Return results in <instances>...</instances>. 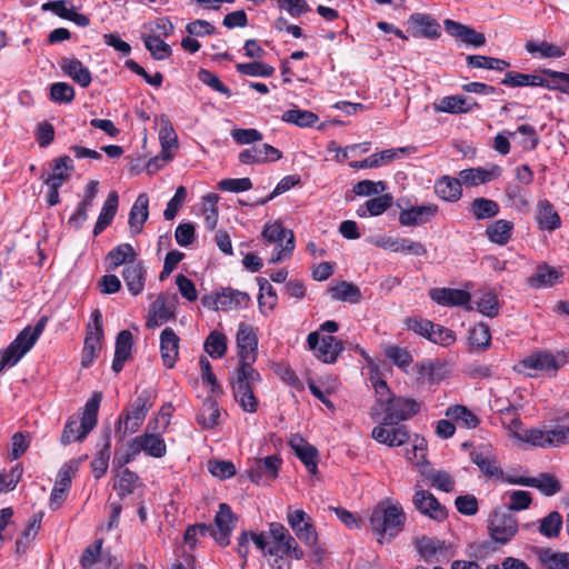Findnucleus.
<instances>
[{
    "mask_svg": "<svg viewBox=\"0 0 569 569\" xmlns=\"http://www.w3.org/2000/svg\"><path fill=\"white\" fill-rule=\"evenodd\" d=\"M237 346L239 350L240 365L237 371L241 375H256L252 363L258 355V338L252 327L240 323L237 332Z\"/></svg>",
    "mask_w": 569,
    "mask_h": 569,
    "instance_id": "nucleus-8",
    "label": "nucleus"
},
{
    "mask_svg": "<svg viewBox=\"0 0 569 569\" xmlns=\"http://www.w3.org/2000/svg\"><path fill=\"white\" fill-rule=\"evenodd\" d=\"M289 446L296 456L306 466L308 471L316 475L318 471V450L315 446L307 442L300 435H291Z\"/></svg>",
    "mask_w": 569,
    "mask_h": 569,
    "instance_id": "nucleus-22",
    "label": "nucleus"
},
{
    "mask_svg": "<svg viewBox=\"0 0 569 569\" xmlns=\"http://www.w3.org/2000/svg\"><path fill=\"white\" fill-rule=\"evenodd\" d=\"M179 337L176 332L167 327L160 335V352L163 365L167 368H173L179 355Z\"/></svg>",
    "mask_w": 569,
    "mask_h": 569,
    "instance_id": "nucleus-30",
    "label": "nucleus"
},
{
    "mask_svg": "<svg viewBox=\"0 0 569 569\" xmlns=\"http://www.w3.org/2000/svg\"><path fill=\"white\" fill-rule=\"evenodd\" d=\"M393 202V197L389 193L380 194L376 198H371L365 202L363 206L359 207L357 214L363 217H377L387 211Z\"/></svg>",
    "mask_w": 569,
    "mask_h": 569,
    "instance_id": "nucleus-42",
    "label": "nucleus"
},
{
    "mask_svg": "<svg viewBox=\"0 0 569 569\" xmlns=\"http://www.w3.org/2000/svg\"><path fill=\"white\" fill-rule=\"evenodd\" d=\"M385 355L392 361L395 366L402 369L403 371H407L408 367L413 361L411 353L406 348L398 346H387L385 348Z\"/></svg>",
    "mask_w": 569,
    "mask_h": 569,
    "instance_id": "nucleus-62",
    "label": "nucleus"
},
{
    "mask_svg": "<svg viewBox=\"0 0 569 569\" xmlns=\"http://www.w3.org/2000/svg\"><path fill=\"white\" fill-rule=\"evenodd\" d=\"M469 210L476 220H486L496 217L500 207L495 200L479 197L472 200Z\"/></svg>",
    "mask_w": 569,
    "mask_h": 569,
    "instance_id": "nucleus-44",
    "label": "nucleus"
},
{
    "mask_svg": "<svg viewBox=\"0 0 569 569\" xmlns=\"http://www.w3.org/2000/svg\"><path fill=\"white\" fill-rule=\"evenodd\" d=\"M101 339L102 337L97 336L96 332L87 333L81 357L82 367L88 368L98 357L101 350Z\"/></svg>",
    "mask_w": 569,
    "mask_h": 569,
    "instance_id": "nucleus-56",
    "label": "nucleus"
},
{
    "mask_svg": "<svg viewBox=\"0 0 569 569\" xmlns=\"http://www.w3.org/2000/svg\"><path fill=\"white\" fill-rule=\"evenodd\" d=\"M542 73L550 78V80L545 79L543 88L569 93V73L551 69H543Z\"/></svg>",
    "mask_w": 569,
    "mask_h": 569,
    "instance_id": "nucleus-61",
    "label": "nucleus"
},
{
    "mask_svg": "<svg viewBox=\"0 0 569 569\" xmlns=\"http://www.w3.org/2000/svg\"><path fill=\"white\" fill-rule=\"evenodd\" d=\"M151 407V393L148 390H143L133 400L130 407L124 409L118 417L116 433L119 436L120 440L139 430Z\"/></svg>",
    "mask_w": 569,
    "mask_h": 569,
    "instance_id": "nucleus-5",
    "label": "nucleus"
},
{
    "mask_svg": "<svg viewBox=\"0 0 569 569\" xmlns=\"http://www.w3.org/2000/svg\"><path fill=\"white\" fill-rule=\"evenodd\" d=\"M438 212L433 203L411 206L399 212V223L403 227H416L429 222Z\"/></svg>",
    "mask_w": 569,
    "mask_h": 569,
    "instance_id": "nucleus-19",
    "label": "nucleus"
},
{
    "mask_svg": "<svg viewBox=\"0 0 569 569\" xmlns=\"http://www.w3.org/2000/svg\"><path fill=\"white\" fill-rule=\"evenodd\" d=\"M513 483L536 488L548 497L561 491V482L553 475L547 472L539 473L537 477H521Z\"/></svg>",
    "mask_w": 569,
    "mask_h": 569,
    "instance_id": "nucleus-26",
    "label": "nucleus"
},
{
    "mask_svg": "<svg viewBox=\"0 0 569 569\" xmlns=\"http://www.w3.org/2000/svg\"><path fill=\"white\" fill-rule=\"evenodd\" d=\"M83 459H70L59 469L54 486L63 487L69 490L71 486V480L77 473L80 463Z\"/></svg>",
    "mask_w": 569,
    "mask_h": 569,
    "instance_id": "nucleus-63",
    "label": "nucleus"
},
{
    "mask_svg": "<svg viewBox=\"0 0 569 569\" xmlns=\"http://www.w3.org/2000/svg\"><path fill=\"white\" fill-rule=\"evenodd\" d=\"M537 223L541 230L553 231L561 226V219L556 211L553 204L547 200L541 199L537 203Z\"/></svg>",
    "mask_w": 569,
    "mask_h": 569,
    "instance_id": "nucleus-34",
    "label": "nucleus"
},
{
    "mask_svg": "<svg viewBox=\"0 0 569 569\" xmlns=\"http://www.w3.org/2000/svg\"><path fill=\"white\" fill-rule=\"evenodd\" d=\"M259 283V297L258 303L261 312H264V309L268 311H272L277 305V293L269 281L264 278H258Z\"/></svg>",
    "mask_w": 569,
    "mask_h": 569,
    "instance_id": "nucleus-57",
    "label": "nucleus"
},
{
    "mask_svg": "<svg viewBox=\"0 0 569 569\" xmlns=\"http://www.w3.org/2000/svg\"><path fill=\"white\" fill-rule=\"evenodd\" d=\"M136 256L137 253L130 243H121L107 254L108 269L114 270L121 264L126 266L129 261H137Z\"/></svg>",
    "mask_w": 569,
    "mask_h": 569,
    "instance_id": "nucleus-43",
    "label": "nucleus"
},
{
    "mask_svg": "<svg viewBox=\"0 0 569 569\" xmlns=\"http://www.w3.org/2000/svg\"><path fill=\"white\" fill-rule=\"evenodd\" d=\"M412 502L418 511L431 519L441 521L447 517L445 507L440 505L431 492L423 490L419 483L415 486Z\"/></svg>",
    "mask_w": 569,
    "mask_h": 569,
    "instance_id": "nucleus-16",
    "label": "nucleus"
},
{
    "mask_svg": "<svg viewBox=\"0 0 569 569\" xmlns=\"http://www.w3.org/2000/svg\"><path fill=\"white\" fill-rule=\"evenodd\" d=\"M287 522L292 529L295 538L310 548L317 546L318 533L311 518L306 511L301 509L289 510L287 513Z\"/></svg>",
    "mask_w": 569,
    "mask_h": 569,
    "instance_id": "nucleus-12",
    "label": "nucleus"
},
{
    "mask_svg": "<svg viewBox=\"0 0 569 569\" xmlns=\"http://www.w3.org/2000/svg\"><path fill=\"white\" fill-rule=\"evenodd\" d=\"M461 184L462 182L460 177L457 179L449 176H443L437 180L435 184V191L441 199L455 202L458 201L462 194Z\"/></svg>",
    "mask_w": 569,
    "mask_h": 569,
    "instance_id": "nucleus-38",
    "label": "nucleus"
},
{
    "mask_svg": "<svg viewBox=\"0 0 569 569\" xmlns=\"http://www.w3.org/2000/svg\"><path fill=\"white\" fill-rule=\"evenodd\" d=\"M466 62L470 68H481L497 71H503L510 67V63L506 60L480 54L467 56Z\"/></svg>",
    "mask_w": 569,
    "mask_h": 569,
    "instance_id": "nucleus-52",
    "label": "nucleus"
},
{
    "mask_svg": "<svg viewBox=\"0 0 569 569\" xmlns=\"http://www.w3.org/2000/svg\"><path fill=\"white\" fill-rule=\"evenodd\" d=\"M174 302L169 301L164 295H160L150 306V317L147 320L148 328H156L168 321L174 315Z\"/></svg>",
    "mask_w": 569,
    "mask_h": 569,
    "instance_id": "nucleus-31",
    "label": "nucleus"
},
{
    "mask_svg": "<svg viewBox=\"0 0 569 569\" xmlns=\"http://www.w3.org/2000/svg\"><path fill=\"white\" fill-rule=\"evenodd\" d=\"M520 363L526 369L555 375L566 363V357L550 352H535L522 359Z\"/></svg>",
    "mask_w": 569,
    "mask_h": 569,
    "instance_id": "nucleus-15",
    "label": "nucleus"
},
{
    "mask_svg": "<svg viewBox=\"0 0 569 569\" xmlns=\"http://www.w3.org/2000/svg\"><path fill=\"white\" fill-rule=\"evenodd\" d=\"M62 71L80 87L87 88L91 81L90 70L76 58H62L59 62Z\"/></svg>",
    "mask_w": 569,
    "mask_h": 569,
    "instance_id": "nucleus-32",
    "label": "nucleus"
},
{
    "mask_svg": "<svg viewBox=\"0 0 569 569\" xmlns=\"http://www.w3.org/2000/svg\"><path fill=\"white\" fill-rule=\"evenodd\" d=\"M250 538L263 556L287 555L301 560L305 552L289 530L279 522H271L268 532H250Z\"/></svg>",
    "mask_w": 569,
    "mask_h": 569,
    "instance_id": "nucleus-2",
    "label": "nucleus"
},
{
    "mask_svg": "<svg viewBox=\"0 0 569 569\" xmlns=\"http://www.w3.org/2000/svg\"><path fill=\"white\" fill-rule=\"evenodd\" d=\"M469 342L473 347L487 349L491 342L489 326L482 322L476 325L469 332Z\"/></svg>",
    "mask_w": 569,
    "mask_h": 569,
    "instance_id": "nucleus-64",
    "label": "nucleus"
},
{
    "mask_svg": "<svg viewBox=\"0 0 569 569\" xmlns=\"http://www.w3.org/2000/svg\"><path fill=\"white\" fill-rule=\"evenodd\" d=\"M237 517L231 508L227 503H220L214 517V528L217 530L214 540L219 546L224 547L230 543V535L234 529Z\"/></svg>",
    "mask_w": 569,
    "mask_h": 569,
    "instance_id": "nucleus-18",
    "label": "nucleus"
},
{
    "mask_svg": "<svg viewBox=\"0 0 569 569\" xmlns=\"http://www.w3.org/2000/svg\"><path fill=\"white\" fill-rule=\"evenodd\" d=\"M380 409L385 417L382 422L372 429V438L389 447L405 445L410 435L408 428L399 422L408 420L419 411L418 402L410 398L388 397Z\"/></svg>",
    "mask_w": 569,
    "mask_h": 569,
    "instance_id": "nucleus-1",
    "label": "nucleus"
},
{
    "mask_svg": "<svg viewBox=\"0 0 569 569\" xmlns=\"http://www.w3.org/2000/svg\"><path fill=\"white\" fill-rule=\"evenodd\" d=\"M260 375H241V371H236L232 377L231 385L236 401L240 405L246 412H256L258 407L257 398L252 391L251 385L259 381Z\"/></svg>",
    "mask_w": 569,
    "mask_h": 569,
    "instance_id": "nucleus-10",
    "label": "nucleus"
},
{
    "mask_svg": "<svg viewBox=\"0 0 569 569\" xmlns=\"http://www.w3.org/2000/svg\"><path fill=\"white\" fill-rule=\"evenodd\" d=\"M142 41L156 60H164L172 53L171 47L157 36L142 34Z\"/></svg>",
    "mask_w": 569,
    "mask_h": 569,
    "instance_id": "nucleus-55",
    "label": "nucleus"
},
{
    "mask_svg": "<svg viewBox=\"0 0 569 569\" xmlns=\"http://www.w3.org/2000/svg\"><path fill=\"white\" fill-rule=\"evenodd\" d=\"M307 345L313 356L323 363H335L345 350L343 342L335 336L320 338L319 331H312L307 336Z\"/></svg>",
    "mask_w": 569,
    "mask_h": 569,
    "instance_id": "nucleus-9",
    "label": "nucleus"
},
{
    "mask_svg": "<svg viewBox=\"0 0 569 569\" xmlns=\"http://www.w3.org/2000/svg\"><path fill=\"white\" fill-rule=\"evenodd\" d=\"M562 277L563 273L559 268L542 262L537 266L535 273L528 278L527 283L533 289L550 288L561 282Z\"/></svg>",
    "mask_w": 569,
    "mask_h": 569,
    "instance_id": "nucleus-27",
    "label": "nucleus"
},
{
    "mask_svg": "<svg viewBox=\"0 0 569 569\" xmlns=\"http://www.w3.org/2000/svg\"><path fill=\"white\" fill-rule=\"evenodd\" d=\"M47 317H41L34 327H26L9 345L0 358V372L6 367H12L32 349L47 325Z\"/></svg>",
    "mask_w": 569,
    "mask_h": 569,
    "instance_id": "nucleus-4",
    "label": "nucleus"
},
{
    "mask_svg": "<svg viewBox=\"0 0 569 569\" xmlns=\"http://www.w3.org/2000/svg\"><path fill=\"white\" fill-rule=\"evenodd\" d=\"M220 417L219 407L216 400L207 398L197 416L198 423L204 429H212L218 425Z\"/></svg>",
    "mask_w": 569,
    "mask_h": 569,
    "instance_id": "nucleus-46",
    "label": "nucleus"
},
{
    "mask_svg": "<svg viewBox=\"0 0 569 569\" xmlns=\"http://www.w3.org/2000/svg\"><path fill=\"white\" fill-rule=\"evenodd\" d=\"M118 477L119 479L114 482L113 489L118 492L120 499H123L133 492L134 485L139 477L136 472L129 470L128 468L122 469Z\"/></svg>",
    "mask_w": 569,
    "mask_h": 569,
    "instance_id": "nucleus-60",
    "label": "nucleus"
},
{
    "mask_svg": "<svg viewBox=\"0 0 569 569\" xmlns=\"http://www.w3.org/2000/svg\"><path fill=\"white\" fill-rule=\"evenodd\" d=\"M261 236L266 241L274 243L276 246L281 247L288 244V251H293L295 249L293 232L283 228L279 222L266 224Z\"/></svg>",
    "mask_w": 569,
    "mask_h": 569,
    "instance_id": "nucleus-33",
    "label": "nucleus"
},
{
    "mask_svg": "<svg viewBox=\"0 0 569 569\" xmlns=\"http://www.w3.org/2000/svg\"><path fill=\"white\" fill-rule=\"evenodd\" d=\"M527 52L539 58H561L565 56V50L556 44L547 41H528L525 46Z\"/></svg>",
    "mask_w": 569,
    "mask_h": 569,
    "instance_id": "nucleus-49",
    "label": "nucleus"
},
{
    "mask_svg": "<svg viewBox=\"0 0 569 569\" xmlns=\"http://www.w3.org/2000/svg\"><path fill=\"white\" fill-rule=\"evenodd\" d=\"M123 281L132 296L140 295L144 289L146 269L141 261H129L122 270Z\"/></svg>",
    "mask_w": 569,
    "mask_h": 569,
    "instance_id": "nucleus-29",
    "label": "nucleus"
},
{
    "mask_svg": "<svg viewBox=\"0 0 569 569\" xmlns=\"http://www.w3.org/2000/svg\"><path fill=\"white\" fill-rule=\"evenodd\" d=\"M490 537L499 542H509L518 532V521L510 511L495 510L489 519Z\"/></svg>",
    "mask_w": 569,
    "mask_h": 569,
    "instance_id": "nucleus-11",
    "label": "nucleus"
},
{
    "mask_svg": "<svg viewBox=\"0 0 569 569\" xmlns=\"http://www.w3.org/2000/svg\"><path fill=\"white\" fill-rule=\"evenodd\" d=\"M280 466L281 459L272 455L263 459H254L247 473L252 482L266 485L278 477Z\"/></svg>",
    "mask_w": 569,
    "mask_h": 569,
    "instance_id": "nucleus-13",
    "label": "nucleus"
},
{
    "mask_svg": "<svg viewBox=\"0 0 569 569\" xmlns=\"http://www.w3.org/2000/svg\"><path fill=\"white\" fill-rule=\"evenodd\" d=\"M416 548L427 561H442L452 556L451 547L437 538H417Z\"/></svg>",
    "mask_w": 569,
    "mask_h": 569,
    "instance_id": "nucleus-17",
    "label": "nucleus"
},
{
    "mask_svg": "<svg viewBox=\"0 0 569 569\" xmlns=\"http://www.w3.org/2000/svg\"><path fill=\"white\" fill-rule=\"evenodd\" d=\"M430 486L443 492H451L455 489L453 477L445 470L431 469L423 472Z\"/></svg>",
    "mask_w": 569,
    "mask_h": 569,
    "instance_id": "nucleus-51",
    "label": "nucleus"
},
{
    "mask_svg": "<svg viewBox=\"0 0 569 569\" xmlns=\"http://www.w3.org/2000/svg\"><path fill=\"white\" fill-rule=\"evenodd\" d=\"M73 171V161L69 156H63L53 161L52 173L46 179V184H56L61 187Z\"/></svg>",
    "mask_w": 569,
    "mask_h": 569,
    "instance_id": "nucleus-39",
    "label": "nucleus"
},
{
    "mask_svg": "<svg viewBox=\"0 0 569 569\" xmlns=\"http://www.w3.org/2000/svg\"><path fill=\"white\" fill-rule=\"evenodd\" d=\"M471 461L479 467L481 472L488 477L502 476V470L499 467L497 459L488 450H473L470 453Z\"/></svg>",
    "mask_w": 569,
    "mask_h": 569,
    "instance_id": "nucleus-41",
    "label": "nucleus"
},
{
    "mask_svg": "<svg viewBox=\"0 0 569 569\" xmlns=\"http://www.w3.org/2000/svg\"><path fill=\"white\" fill-rule=\"evenodd\" d=\"M538 559L545 569H569V552L541 549Z\"/></svg>",
    "mask_w": 569,
    "mask_h": 569,
    "instance_id": "nucleus-45",
    "label": "nucleus"
},
{
    "mask_svg": "<svg viewBox=\"0 0 569 569\" xmlns=\"http://www.w3.org/2000/svg\"><path fill=\"white\" fill-rule=\"evenodd\" d=\"M210 300H212L214 309L227 311L247 308L250 302V297L244 291H239L232 288H224L218 292L213 299L210 297H204L202 302L204 305H210Z\"/></svg>",
    "mask_w": 569,
    "mask_h": 569,
    "instance_id": "nucleus-14",
    "label": "nucleus"
},
{
    "mask_svg": "<svg viewBox=\"0 0 569 569\" xmlns=\"http://www.w3.org/2000/svg\"><path fill=\"white\" fill-rule=\"evenodd\" d=\"M408 24L413 37L438 39L441 34L438 21L426 13H412L408 19Z\"/></svg>",
    "mask_w": 569,
    "mask_h": 569,
    "instance_id": "nucleus-21",
    "label": "nucleus"
},
{
    "mask_svg": "<svg viewBox=\"0 0 569 569\" xmlns=\"http://www.w3.org/2000/svg\"><path fill=\"white\" fill-rule=\"evenodd\" d=\"M140 452L152 458H162L167 453V445L159 432H144L132 438L127 445V451L119 460L120 466L132 461Z\"/></svg>",
    "mask_w": 569,
    "mask_h": 569,
    "instance_id": "nucleus-6",
    "label": "nucleus"
},
{
    "mask_svg": "<svg viewBox=\"0 0 569 569\" xmlns=\"http://www.w3.org/2000/svg\"><path fill=\"white\" fill-rule=\"evenodd\" d=\"M507 87H543L545 78L537 74H527L520 72H507L501 80Z\"/></svg>",
    "mask_w": 569,
    "mask_h": 569,
    "instance_id": "nucleus-48",
    "label": "nucleus"
},
{
    "mask_svg": "<svg viewBox=\"0 0 569 569\" xmlns=\"http://www.w3.org/2000/svg\"><path fill=\"white\" fill-rule=\"evenodd\" d=\"M432 301L445 307H469L471 296L468 291L452 288H432L429 290Z\"/></svg>",
    "mask_w": 569,
    "mask_h": 569,
    "instance_id": "nucleus-20",
    "label": "nucleus"
},
{
    "mask_svg": "<svg viewBox=\"0 0 569 569\" xmlns=\"http://www.w3.org/2000/svg\"><path fill=\"white\" fill-rule=\"evenodd\" d=\"M513 227L512 221L499 219L487 226L486 234L491 242L505 246L511 239Z\"/></svg>",
    "mask_w": 569,
    "mask_h": 569,
    "instance_id": "nucleus-40",
    "label": "nucleus"
},
{
    "mask_svg": "<svg viewBox=\"0 0 569 569\" xmlns=\"http://www.w3.org/2000/svg\"><path fill=\"white\" fill-rule=\"evenodd\" d=\"M445 30L452 37L460 39L462 42L473 46L481 47L486 42V37L483 33L476 31L475 29L465 26L462 23L456 22L450 19H446Z\"/></svg>",
    "mask_w": 569,
    "mask_h": 569,
    "instance_id": "nucleus-28",
    "label": "nucleus"
},
{
    "mask_svg": "<svg viewBox=\"0 0 569 569\" xmlns=\"http://www.w3.org/2000/svg\"><path fill=\"white\" fill-rule=\"evenodd\" d=\"M446 416L468 429L478 427L480 422L479 418L473 412L461 405L448 407L446 410Z\"/></svg>",
    "mask_w": 569,
    "mask_h": 569,
    "instance_id": "nucleus-47",
    "label": "nucleus"
},
{
    "mask_svg": "<svg viewBox=\"0 0 569 569\" xmlns=\"http://www.w3.org/2000/svg\"><path fill=\"white\" fill-rule=\"evenodd\" d=\"M119 197L116 191H111L100 211L98 220L93 228V236L101 233L108 226L111 224L118 209Z\"/></svg>",
    "mask_w": 569,
    "mask_h": 569,
    "instance_id": "nucleus-37",
    "label": "nucleus"
},
{
    "mask_svg": "<svg viewBox=\"0 0 569 569\" xmlns=\"http://www.w3.org/2000/svg\"><path fill=\"white\" fill-rule=\"evenodd\" d=\"M318 116L309 110L293 108L281 116V120L300 128H310L318 121Z\"/></svg>",
    "mask_w": 569,
    "mask_h": 569,
    "instance_id": "nucleus-50",
    "label": "nucleus"
},
{
    "mask_svg": "<svg viewBox=\"0 0 569 569\" xmlns=\"http://www.w3.org/2000/svg\"><path fill=\"white\" fill-rule=\"evenodd\" d=\"M282 152L277 148L263 143L244 149L239 153V161L243 164L273 162L281 159Z\"/></svg>",
    "mask_w": 569,
    "mask_h": 569,
    "instance_id": "nucleus-23",
    "label": "nucleus"
},
{
    "mask_svg": "<svg viewBox=\"0 0 569 569\" xmlns=\"http://www.w3.org/2000/svg\"><path fill=\"white\" fill-rule=\"evenodd\" d=\"M436 112H446L450 114L467 113L479 104L471 98L463 96H446L432 104Z\"/></svg>",
    "mask_w": 569,
    "mask_h": 569,
    "instance_id": "nucleus-25",
    "label": "nucleus"
},
{
    "mask_svg": "<svg viewBox=\"0 0 569 569\" xmlns=\"http://www.w3.org/2000/svg\"><path fill=\"white\" fill-rule=\"evenodd\" d=\"M405 519L401 507L389 506L386 509L375 510L370 517V523L379 536L378 541L382 543L383 539L390 540L401 530Z\"/></svg>",
    "mask_w": 569,
    "mask_h": 569,
    "instance_id": "nucleus-7",
    "label": "nucleus"
},
{
    "mask_svg": "<svg viewBox=\"0 0 569 569\" xmlns=\"http://www.w3.org/2000/svg\"><path fill=\"white\" fill-rule=\"evenodd\" d=\"M330 292L333 299L340 301H348L350 303H357L361 299L360 289L347 281H341L330 288Z\"/></svg>",
    "mask_w": 569,
    "mask_h": 569,
    "instance_id": "nucleus-54",
    "label": "nucleus"
},
{
    "mask_svg": "<svg viewBox=\"0 0 569 569\" xmlns=\"http://www.w3.org/2000/svg\"><path fill=\"white\" fill-rule=\"evenodd\" d=\"M133 346V337L129 330H122L116 339L114 358L112 361V370L120 372L124 362L130 358Z\"/></svg>",
    "mask_w": 569,
    "mask_h": 569,
    "instance_id": "nucleus-35",
    "label": "nucleus"
},
{
    "mask_svg": "<svg viewBox=\"0 0 569 569\" xmlns=\"http://www.w3.org/2000/svg\"><path fill=\"white\" fill-rule=\"evenodd\" d=\"M562 525V516L558 511H551L540 520L539 532L547 538H556Z\"/></svg>",
    "mask_w": 569,
    "mask_h": 569,
    "instance_id": "nucleus-59",
    "label": "nucleus"
},
{
    "mask_svg": "<svg viewBox=\"0 0 569 569\" xmlns=\"http://www.w3.org/2000/svg\"><path fill=\"white\" fill-rule=\"evenodd\" d=\"M502 168L498 164H490L487 168H468L459 172L460 180L467 187H476L499 178Z\"/></svg>",
    "mask_w": 569,
    "mask_h": 569,
    "instance_id": "nucleus-24",
    "label": "nucleus"
},
{
    "mask_svg": "<svg viewBox=\"0 0 569 569\" xmlns=\"http://www.w3.org/2000/svg\"><path fill=\"white\" fill-rule=\"evenodd\" d=\"M101 399V393L94 392L84 405L80 422L74 417L67 420L61 433L62 445L67 446L74 441L81 442L93 430L98 421Z\"/></svg>",
    "mask_w": 569,
    "mask_h": 569,
    "instance_id": "nucleus-3",
    "label": "nucleus"
},
{
    "mask_svg": "<svg viewBox=\"0 0 569 569\" xmlns=\"http://www.w3.org/2000/svg\"><path fill=\"white\" fill-rule=\"evenodd\" d=\"M515 438L533 447H550L549 430L526 429L521 432L515 431Z\"/></svg>",
    "mask_w": 569,
    "mask_h": 569,
    "instance_id": "nucleus-53",
    "label": "nucleus"
},
{
    "mask_svg": "<svg viewBox=\"0 0 569 569\" xmlns=\"http://www.w3.org/2000/svg\"><path fill=\"white\" fill-rule=\"evenodd\" d=\"M149 198L146 193H140L133 202L129 213V226L132 233L141 232L143 223L149 217Z\"/></svg>",
    "mask_w": 569,
    "mask_h": 569,
    "instance_id": "nucleus-36",
    "label": "nucleus"
},
{
    "mask_svg": "<svg viewBox=\"0 0 569 569\" xmlns=\"http://www.w3.org/2000/svg\"><path fill=\"white\" fill-rule=\"evenodd\" d=\"M204 350L212 358H221L227 351V337L217 330L211 331L204 341Z\"/></svg>",
    "mask_w": 569,
    "mask_h": 569,
    "instance_id": "nucleus-58",
    "label": "nucleus"
}]
</instances>
